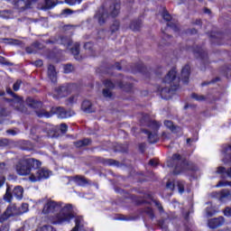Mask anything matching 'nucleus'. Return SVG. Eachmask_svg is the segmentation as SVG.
Wrapping results in <instances>:
<instances>
[{
  "instance_id": "nucleus-47",
  "label": "nucleus",
  "mask_w": 231,
  "mask_h": 231,
  "mask_svg": "<svg viewBox=\"0 0 231 231\" xmlns=\"http://www.w3.org/2000/svg\"><path fill=\"white\" fill-rule=\"evenodd\" d=\"M207 214H208V216H212V214H214V212H210L208 209H207Z\"/></svg>"
},
{
  "instance_id": "nucleus-27",
  "label": "nucleus",
  "mask_w": 231,
  "mask_h": 231,
  "mask_svg": "<svg viewBox=\"0 0 231 231\" xmlns=\"http://www.w3.org/2000/svg\"><path fill=\"white\" fill-rule=\"evenodd\" d=\"M231 154V146H227L223 151V156L226 157Z\"/></svg>"
},
{
  "instance_id": "nucleus-43",
  "label": "nucleus",
  "mask_w": 231,
  "mask_h": 231,
  "mask_svg": "<svg viewBox=\"0 0 231 231\" xmlns=\"http://www.w3.org/2000/svg\"><path fill=\"white\" fill-rule=\"evenodd\" d=\"M2 185H5V178L4 177L0 178V188L2 187Z\"/></svg>"
},
{
  "instance_id": "nucleus-7",
  "label": "nucleus",
  "mask_w": 231,
  "mask_h": 231,
  "mask_svg": "<svg viewBox=\"0 0 231 231\" xmlns=\"http://www.w3.org/2000/svg\"><path fill=\"white\" fill-rule=\"evenodd\" d=\"M105 88H106L103 90V96L105 97V98H111V97H113L111 89L115 88V84H113V82H111L110 80H106L105 82Z\"/></svg>"
},
{
  "instance_id": "nucleus-21",
  "label": "nucleus",
  "mask_w": 231,
  "mask_h": 231,
  "mask_svg": "<svg viewBox=\"0 0 231 231\" xmlns=\"http://www.w3.org/2000/svg\"><path fill=\"white\" fill-rule=\"evenodd\" d=\"M74 181L78 183V185H84V183H86V179H84V177L77 176L74 177Z\"/></svg>"
},
{
  "instance_id": "nucleus-2",
  "label": "nucleus",
  "mask_w": 231,
  "mask_h": 231,
  "mask_svg": "<svg viewBox=\"0 0 231 231\" xmlns=\"http://www.w3.org/2000/svg\"><path fill=\"white\" fill-rule=\"evenodd\" d=\"M60 210L53 218L52 223L54 225H63V223H69L73 217H75V213H73V207L71 205H66L62 208L60 203L55 201H48L43 208V214H51V212H57Z\"/></svg>"
},
{
  "instance_id": "nucleus-26",
  "label": "nucleus",
  "mask_w": 231,
  "mask_h": 231,
  "mask_svg": "<svg viewBox=\"0 0 231 231\" xmlns=\"http://www.w3.org/2000/svg\"><path fill=\"white\" fill-rule=\"evenodd\" d=\"M164 125L171 129V131H174V124L171 121H165Z\"/></svg>"
},
{
  "instance_id": "nucleus-54",
  "label": "nucleus",
  "mask_w": 231,
  "mask_h": 231,
  "mask_svg": "<svg viewBox=\"0 0 231 231\" xmlns=\"http://www.w3.org/2000/svg\"><path fill=\"white\" fill-rule=\"evenodd\" d=\"M118 86H119V88H124V87H123L122 85H120V84H119Z\"/></svg>"
},
{
  "instance_id": "nucleus-34",
  "label": "nucleus",
  "mask_w": 231,
  "mask_h": 231,
  "mask_svg": "<svg viewBox=\"0 0 231 231\" xmlns=\"http://www.w3.org/2000/svg\"><path fill=\"white\" fill-rule=\"evenodd\" d=\"M225 216H226L227 217H231V208H226L224 211Z\"/></svg>"
},
{
  "instance_id": "nucleus-10",
  "label": "nucleus",
  "mask_w": 231,
  "mask_h": 231,
  "mask_svg": "<svg viewBox=\"0 0 231 231\" xmlns=\"http://www.w3.org/2000/svg\"><path fill=\"white\" fill-rule=\"evenodd\" d=\"M190 75V67L186 65L181 70V80L184 84L189 82V76Z\"/></svg>"
},
{
  "instance_id": "nucleus-42",
  "label": "nucleus",
  "mask_w": 231,
  "mask_h": 231,
  "mask_svg": "<svg viewBox=\"0 0 231 231\" xmlns=\"http://www.w3.org/2000/svg\"><path fill=\"white\" fill-rule=\"evenodd\" d=\"M150 165H152V167L156 166V161L151 160V161H150Z\"/></svg>"
},
{
  "instance_id": "nucleus-6",
  "label": "nucleus",
  "mask_w": 231,
  "mask_h": 231,
  "mask_svg": "<svg viewBox=\"0 0 231 231\" xmlns=\"http://www.w3.org/2000/svg\"><path fill=\"white\" fill-rule=\"evenodd\" d=\"M108 14L111 17H116L120 14V0H115L108 8Z\"/></svg>"
},
{
  "instance_id": "nucleus-19",
  "label": "nucleus",
  "mask_w": 231,
  "mask_h": 231,
  "mask_svg": "<svg viewBox=\"0 0 231 231\" xmlns=\"http://www.w3.org/2000/svg\"><path fill=\"white\" fill-rule=\"evenodd\" d=\"M6 91L8 93V95H12V97H14V102H18V103L22 102L23 99L21 97L15 96V94H14V92H12V89L7 88Z\"/></svg>"
},
{
  "instance_id": "nucleus-56",
  "label": "nucleus",
  "mask_w": 231,
  "mask_h": 231,
  "mask_svg": "<svg viewBox=\"0 0 231 231\" xmlns=\"http://www.w3.org/2000/svg\"><path fill=\"white\" fill-rule=\"evenodd\" d=\"M3 167V164H0V168Z\"/></svg>"
},
{
  "instance_id": "nucleus-15",
  "label": "nucleus",
  "mask_w": 231,
  "mask_h": 231,
  "mask_svg": "<svg viewBox=\"0 0 231 231\" xmlns=\"http://www.w3.org/2000/svg\"><path fill=\"white\" fill-rule=\"evenodd\" d=\"M144 133L148 134V140L150 143H155V142H158V134H156V132L152 133V132L145 131Z\"/></svg>"
},
{
  "instance_id": "nucleus-23",
  "label": "nucleus",
  "mask_w": 231,
  "mask_h": 231,
  "mask_svg": "<svg viewBox=\"0 0 231 231\" xmlns=\"http://www.w3.org/2000/svg\"><path fill=\"white\" fill-rule=\"evenodd\" d=\"M17 208L18 212H20V215L24 214L28 211V204H23L20 208Z\"/></svg>"
},
{
  "instance_id": "nucleus-24",
  "label": "nucleus",
  "mask_w": 231,
  "mask_h": 231,
  "mask_svg": "<svg viewBox=\"0 0 231 231\" xmlns=\"http://www.w3.org/2000/svg\"><path fill=\"white\" fill-rule=\"evenodd\" d=\"M120 26V23L118 22H115L111 27H110V30L112 32H118V28Z\"/></svg>"
},
{
  "instance_id": "nucleus-51",
  "label": "nucleus",
  "mask_w": 231,
  "mask_h": 231,
  "mask_svg": "<svg viewBox=\"0 0 231 231\" xmlns=\"http://www.w3.org/2000/svg\"><path fill=\"white\" fill-rule=\"evenodd\" d=\"M227 174H228V176H230V178H231V169H230V171L227 172Z\"/></svg>"
},
{
  "instance_id": "nucleus-40",
  "label": "nucleus",
  "mask_w": 231,
  "mask_h": 231,
  "mask_svg": "<svg viewBox=\"0 0 231 231\" xmlns=\"http://www.w3.org/2000/svg\"><path fill=\"white\" fill-rule=\"evenodd\" d=\"M217 172L218 174H221V173L225 172V168L224 167H218L217 170Z\"/></svg>"
},
{
  "instance_id": "nucleus-9",
  "label": "nucleus",
  "mask_w": 231,
  "mask_h": 231,
  "mask_svg": "<svg viewBox=\"0 0 231 231\" xmlns=\"http://www.w3.org/2000/svg\"><path fill=\"white\" fill-rule=\"evenodd\" d=\"M225 223V218L223 217H220L218 218H213L209 220L208 226L209 228H217V226H221Z\"/></svg>"
},
{
  "instance_id": "nucleus-29",
  "label": "nucleus",
  "mask_w": 231,
  "mask_h": 231,
  "mask_svg": "<svg viewBox=\"0 0 231 231\" xmlns=\"http://www.w3.org/2000/svg\"><path fill=\"white\" fill-rule=\"evenodd\" d=\"M40 231H57L54 228H52L51 226H44L40 228Z\"/></svg>"
},
{
  "instance_id": "nucleus-20",
  "label": "nucleus",
  "mask_w": 231,
  "mask_h": 231,
  "mask_svg": "<svg viewBox=\"0 0 231 231\" xmlns=\"http://www.w3.org/2000/svg\"><path fill=\"white\" fill-rule=\"evenodd\" d=\"M28 1L24 0H18L17 1V6H21V8H30V5H28Z\"/></svg>"
},
{
  "instance_id": "nucleus-11",
  "label": "nucleus",
  "mask_w": 231,
  "mask_h": 231,
  "mask_svg": "<svg viewBox=\"0 0 231 231\" xmlns=\"http://www.w3.org/2000/svg\"><path fill=\"white\" fill-rule=\"evenodd\" d=\"M48 77L51 82H57V72L55 71V67L50 65L48 68Z\"/></svg>"
},
{
  "instance_id": "nucleus-31",
  "label": "nucleus",
  "mask_w": 231,
  "mask_h": 231,
  "mask_svg": "<svg viewBox=\"0 0 231 231\" xmlns=\"http://www.w3.org/2000/svg\"><path fill=\"white\" fill-rule=\"evenodd\" d=\"M64 71H65V73H71V71H73V66H71V65L65 66Z\"/></svg>"
},
{
  "instance_id": "nucleus-30",
  "label": "nucleus",
  "mask_w": 231,
  "mask_h": 231,
  "mask_svg": "<svg viewBox=\"0 0 231 231\" xmlns=\"http://www.w3.org/2000/svg\"><path fill=\"white\" fill-rule=\"evenodd\" d=\"M67 5H69L72 6L73 5H76V3H80L82 0H65Z\"/></svg>"
},
{
  "instance_id": "nucleus-38",
  "label": "nucleus",
  "mask_w": 231,
  "mask_h": 231,
  "mask_svg": "<svg viewBox=\"0 0 231 231\" xmlns=\"http://www.w3.org/2000/svg\"><path fill=\"white\" fill-rule=\"evenodd\" d=\"M34 65L41 68V66H42V60H38L34 62Z\"/></svg>"
},
{
  "instance_id": "nucleus-41",
  "label": "nucleus",
  "mask_w": 231,
  "mask_h": 231,
  "mask_svg": "<svg viewBox=\"0 0 231 231\" xmlns=\"http://www.w3.org/2000/svg\"><path fill=\"white\" fill-rule=\"evenodd\" d=\"M167 189H171V190H172V189H174V186L171 184V182L167 183Z\"/></svg>"
},
{
  "instance_id": "nucleus-44",
  "label": "nucleus",
  "mask_w": 231,
  "mask_h": 231,
  "mask_svg": "<svg viewBox=\"0 0 231 231\" xmlns=\"http://www.w3.org/2000/svg\"><path fill=\"white\" fill-rule=\"evenodd\" d=\"M172 159L173 160H180V154H174Z\"/></svg>"
},
{
  "instance_id": "nucleus-37",
  "label": "nucleus",
  "mask_w": 231,
  "mask_h": 231,
  "mask_svg": "<svg viewBox=\"0 0 231 231\" xmlns=\"http://www.w3.org/2000/svg\"><path fill=\"white\" fill-rule=\"evenodd\" d=\"M163 19H165V21H169L171 19V14L169 13H164Z\"/></svg>"
},
{
  "instance_id": "nucleus-17",
  "label": "nucleus",
  "mask_w": 231,
  "mask_h": 231,
  "mask_svg": "<svg viewBox=\"0 0 231 231\" xmlns=\"http://www.w3.org/2000/svg\"><path fill=\"white\" fill-rule=\"evenodd\" d=\"M4 199L5 201H12V188L7 187Z\"/></svg>"
},
{
  "instance_id": "nucleus-13",
  "label": "nucleus",
  "mask_w": 231,
  "mask_h": 231,
  "mask_svg": "<svg viewBox=\"0 0 231 231\" xmlns=\"http://www.w3.org/2000/svg\"><path fill=\"white\" fill-rule=\"evenodd\" d=\"M81 109H83L85 113H93V104L89 100H85L81 105Z\"/></svg>"
},
{
  "instance_id": "nucleus-39",
  "label": "nucleus",
  "mask_w": 231,
  "mask_h": 231,
  "mask_svg": "<svg viewBox=\"0 0 231 231\" xmlns=\"http://www.w3.org/2000/svg\"><path fill=\"white\" fill-rule=\"evenodd\" d=\"M193 97L195 98V100H204L205 97H203V96H198V95H194Z\"/></svg>"
},
{
  "instance_id": "nucleus-18",
  "label": "nucleus",
  "mask_w": 231,
  "mask_h": 231,
  "mask_svg": "<svg viewBox=\"0 0 231 231\" xmlns=\"http://www.w3.org/2000/svg\"><path fill=\"white\" fill-rule=\"evenodd\" d=\"M91 143V141L89 139H84L82 141H79L76 143V147H82L84 145H89Z\"/></svg>"
},
{
  "instance_id": "nucleus-4",
  "label": "nucleus",
  "mask_w": 231,
  "mask_h": 231,
  "mask_svg": "<svg viewBox=\"0 0 231 231\" xmlns=\"http://www.w3.org/2000/svg\"><path fill=\"white\" fill-rule=\"evenodd\" d=\"M12 216H21L19 209L15 204H11L4 212V214L0 217V221H6L8 217H12Z\"/></svg>"
},
{
  "instance_id": "nucleus-49",
  "label": "nucleus",
  "mask_w": 231,
  "mask_h": 231,
  "mask_svg": "<svg viewBox=\"0 0 231 231\" xmlns=\"http://www.w3.org/2000/svg\"><path fill=\"white\" fill-rule=\"evenodd\" d=\"M158 127H160V125H158V123H155V129H158Z\"/></svg>"
},
{
  "instance_id": "nucleus-32",
  "label": "nucleus",
  "mask_w": 231,
  "mask_h": 231,
  "mask_svg": "<svg viewBox=\"0 0 231 231\" xmlns=\"http://www.w3.org/2000/svg\"><path fill=\"white\" fill-rule=\"evenodd\" d=\"M60 129L61 133H66V131H68V125L65 124H61L60 126Z\"/></svg>"
},
{
  "instance_id": "nucleus-14",
  "label": "nucleus",
  "mask_w": 231,
  "mask_h": 231,
  "mask_svg": "<svg viewBox=\"0 0 231 231\" xmlns=\"http://www.w3.org/2000/svg\"><path fill=\"white\" fill-rule=\"evenodd\" d=\"M24 189L21 186H17L13 189V196L16 198V199H23V193Z\"/></svg>"
},
{
  "instance_id": "nucleus-36",
  "label": "nucleus",
  "mask_w": 231,
  "mask_h": 231,
  "mask_svg": "<svg viewBox=\"0 0 231 231\" xmlns=\"http://www.w3.org/2000/svg\"><path fill=\"white\" fill-rule=\"evenodd\" d=\"M77 101V97L76 96H72L69 98V104H74V102Z\"/></svg>"
},
{
  "instance_id": "nucleus-46",
  "label": "nucleus",
  "mask_w": 231,
  "mask_h": 231,
  "mask_svg": "<svg viewBox=\"0 0 231 231\" xmlns=\"http://www.w3.org/2000/svg\"><path fill=\"white\" fill-rule=\"evenodd\" d=\"M63 14H71V11L69 9L64 10Z\"/></svg>"
},
{
  "instance_id": "nucleus-12",
  "label": "nucleus",
  "mask_w": 231,
  "mask_h": 231,
  "mask_svg": "<svg viewBox=\"0 0 231 231\" xmlns=\"http://www.w3.org/2000/svg\"><path fill=\"white\" fill-rule=\"evenodd\" d=\"M99 24H104L106 23V19H107V13L101 9L98 14L96 15Z\"/></svg>"
},
{
  "instance_id": "nucleus-53",
  "label": "nucleus",
  "mask_w": 231,
  "mask_h": 231,
  "mask_svg": "<svg viewBox=\"0 0 231 231\" xmlns=\"http://www.w3.org/2000/svg\"><path fill=\"white\" fill-rule=\"evenodd\" d=\"M225 185H226V184H220V185H217V187H223Z\"/></svg>"
},
{
  "instance_id": "nucleus-55",
  "label": "nucleus",
  "mask_w": 231,
  "mask_h": 231,
  "mask_svg": "<svg viewBox=\"0 0 231 231\" xmlns=\"http://www.w3.org/2000/svg\"><path fill=\"white\" fill-rule=\"evenodd\" d=\"M187 142L189 143V142H190V139H188Z\"/></svg>"
},
{
  "instance_id": "nucleus-1",
  "label": "nucleus",
  "mask_w": 231,
  "mask_h": 231,
  "mask_svg": "<svg viewBox=\"0 0 231 231\" xmlns=\"http://www.w3.org/2000/svg\"><path fill=\"white\" fill-rule=\"evenodd\" d=\"M41 167V162L28 158L23 161H21L16 165V172L20 176H28L30 181L35 183V181H41V180H47L49 176H51V172H50L46 169H39Z\"/></svg>"
},
{
  "instance_id": "nucleus-3",
  "label": "nucleus",
  "mask_w": 231,
  "mask_h": 231,
  "mask_svg": "<svg viewBox=\"0 0 231 231\" xmlns=\"http://www.w3.org/2000/svg\"><path fill=\"white\" fill-rule=\"evenodd\" d=\"M179 82L180 79L176 78V70L171 69L164 78L162 84H164L165 86L168 85V88H172V86H176V84H178Z\"/></svg>"
},
{
  "instance_id": "nucleus-45",
  "label": "nucleus",
  "mask_w": 231,
  "mask_h": 231,
  "mask_svg": "<svg viewBox=\"0 0 231 231\" xmlns=\"http://www.w3.org/2000/svg\"><path fill=\"white\" fill-rule=\"evenodd\" d=\"M7 134H12L14 136V134H15V132H14L13 130H8Z\"/></svg>"
},
{
  "instance_id": "nucleus-22",
  "label": "nucleus",
  "mask_w": 231,
  "mask_h": 231,
  "mask_svg": "<svg viewBox=\"0 0 231 231\" xmlns=\"http://www.w3.org/2000/svg\"><path fill=\"white\" fill-rule=\"evenodd\" d=\"M71 53H73L75 59H79V57H77L79 55V44L75 43L74 47L71 49Z\"/></svg>"
},
{
  "instance_id": "nucleus-25",
  "label": "nucleus",
  "mask_w": 231,
  "mask_h": 231,
  "mask_svg": "<svg viewBox=\"0 0 231 231\" xmlns=\"http://www.w3.org/2000/svg\"><path fill=\"white\" fill-rule=\"evenodd\" d=\"M131 30H134V32H136V30H139L140 28V23L134 22L130 25Z\"/></svg>"
},
{
  "instance_id": "nucleus-8",
  "label": "nucleus",
  "mask_w": 231,
  "mask_h": 231,
  "mask_svg": "<svg viewBox=\"0 0 231 231\" xmlns=\"http://www.w3.org/2000/svg\"><path fill=\"white\" fill-rule=\"evenodd\" d=\"M55 113L58 114L59 118H69V116H73V115H75L73 112L65 111L62 107H56Z\"/></svg>"
},
{
  "instance_id": "nucleus-33",
  "label": "nucleus",
  "mask_w": 231,
  "mask_h": 231,
  "mask_svg": "<svg viewBox=\"0 0 231 231\" xmlns=\"http://www.w3.org/2000/svg\"><path fill=\"white\" fill-rule=\"evenodd\" d=\"M20 86H21V81H16V82L14 84V91H19Z\"/></svg>"
},
{
  "instance_id": "nucleus-52",
  "label": "nucleus",
  "mask_w": 231,
  "mask_h": 231,
  "mask_svg": "<svg viewBox=\"0 0 231 231\" xmlns=\"http://www.w3.org/2000/svg\"><path fill=\"white\" fill-rule=\"evenodd\" d=\"M174 89H176V88H170V89H169V93H170V91H174Z\"/></svg>"
},
{
  "instance_id": "nucleus-35",
  "label": "nucleus",
  "mask_w": 231,
  "mask_h": 231,
  "mask_svg": "<svg viewBox=\"0 0 231 231\" xmlns=\"http://www.w3.org/2000/svg\"><path fill=\"white\" fill-rule=\"evenodd\" d=\"M62 44H68V46H69V44H71V40L68 39V38H63L61 40Z\"/></svg>"
},
{
  "instance_id": "nucleus-50",
  "label": "nucleus",
  "mask_w": 231,
  "mask_h": 231,
  "mask_svg": "<svg viewBox=\"0 0 231 231\" xmlns=\"http://www.w3.org/2000/svg\"><path fill=\"white\" fill-rule=\"evenodd\" d=\"M165 91H167L166 88H162V93H165Z\"/></svg>"
},
{
  "instance_id": "nucleus-28",
  "label": "nucleus",
  "mask_w": 231,
  "mask_h": 231,
  "mask_svg": "<svg viewBox=\"0 0 231 231\" xmlns=\"http://www.w3.org/2000/svg\"><path fill=\"white\" fill-rule=\"evenodd\" d=\"M176 185H177V187H178V189H179V192H180V194H183V190H184L183 182H181V181H177V182H176Z\"/></svg>"
},
{
  "instance_id": "nucleus-5",
  "label": "nucleus",
  "mask_w": 231,
  "mask_h": 231,
  "mask_svg": "<svg viewBox=\"0 0 231 231\" xmlns=\"http://www.w3.org/2000/svg\"><path fill=\"white\" fill-rule=\"evenodd\" d=\"M75 88L74 85H64L60 87L57 90L58 98H62L63 97H68L71 91H73V88Z\"/></svg>"
},
{
  "instance_id": "nucleus-16",
  "label": "nucleus",
  "mask_w": 231,
  "mask_h": 231,
  "mask_svg": "<svg viewBox=\"0 0 231 231\" xmlns=\"http://www.w3.org/2000/svg\"><path fill=\"white\" fill-rule=\"evenodd\" d=\"M75 221H76V226L71 231H86L83 227L84 225H82V218L77 217Z\"/></svg>"
},
{
  "instance_id": "nucleus-48",
  "label": "nucleus",
  "mask_w": 231,
  "mask_h": 231,
  "mask_svg": "<svg viewBox=\"0 0 231 231\" xmlns=\"http://www.w3.org/2000/svg\"><path fill=\"white\" fill-rule=\"evenodd\" d=\"M44 116H45L46 118H50V116H51V115H50V114H45Z\"/></svg>"
}]
</instances>
